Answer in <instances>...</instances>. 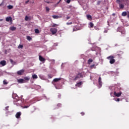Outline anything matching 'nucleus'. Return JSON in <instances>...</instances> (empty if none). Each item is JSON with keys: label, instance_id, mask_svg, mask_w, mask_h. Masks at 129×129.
<instances>
[{"label": "nucleus", "instance_id": "nucleus-48", "mask_svg": "<svg viewBox=\"0 0 129 129\" xmlns=\"http://www.w3.org/2000/svg\"><path fill=\"white\" fill-rule=\"evenodd\" d=\"M104 32V33H107V31H105Z\"/></svg>", "mask_w": 129, "mask_h": 129}, {"label": "nucleus", "instance_id": "nucleus-29", "mask_svg": "<svg viewBox=\"0 0 129 129\" xmlns=\"http://www.w3.org/2000/svg\"><path fill=\"white\" fill-rule=\"evenodd\" d=\"M24 79H25V80H27V81L30 80V78L28 77H25L24 78Z\"/></svg>", "mask_w": 129, "mask_h": 129}, {"label": "nucleus", "instance_id": "nucleus-39", "mask_svg": "<svg viewBox=\"0 0 129 129\" xmlns=\"http://www.w3.org/2000/svg\"><path fill=\"white\" fill-rule=\"evenodd\" d=\"M81 114H82V115H84V114H85V113H84V112H82L81 113Z\"/></svg>", "mask_w": 129, "mask_h": 129}, {"label": "nucleus", "instance_id": "nucleus-34", "mask_svg": "<svg viewBox=\"0 0 129 129\" xmlns=\"http://www.w3.org/2000/svg\"><path fill=\"white\" fill-rule=\"evenodd\" d=\"M67 25H68V26H69V25H72V22H67Z\"/></svg>", "mask_w": 129, "mask_h": 129}, {"label": "nucleus", "instance_id": "nucleus-14", "mask_svg": "<svg viewBox=\"0 0 129 129\" xmlns=\"http://www.w3.org/2000/svg\"><path fill=\"white\" fill-rule=\"evenodd\" d=\"M10 30L11 31H16L17 30V27H14V26H12L10 27Z\"/></svg>", "mask_w": 129, "mask_h": 129}, {"label": "nucleus", "instance_id": "nucleus-2", "mask_svg": "<svg viewBox=\"0 0 129 129\" xmlns=\"http://www.w3.org/2000/svg\"><path fill=\"white\" fill-rule=\"evenodd\" d=\"M114 56L112 55L109 56L107 57V59L110 60L109 63L111 64H114L115 63V59H114Z\"/></svg>", "mask_w": 129, "mask_h": 129}, {"label": "nucleus", "instance_id": "nucleus-17", "mask_svg": "<svg viewBox=\"0 0 129 129\" xmlns=\"http://www.w3.org/2000/svg\"><path fill=\"white\" fill-rule=\"evenodd\" d=\"M127 15V13L126 12H123L121 14L122 17H125Z\"/></svg>", "mask_w": 129, "mask_h": 129}, {"label": "nucleus", "instance_id": "nucleus-12", "mask_svg": "<svg viewBox=\"0 0 129 129\" xmlns=\"http://www.w3.org/2000/svg\"><path fill=\"white\" fill-rule=\"evenodd\" d=\"M0 64L2 66H6L7 65V61L6 60H2L0 61Z\"/></svg>", "mask_w": 129, "mask_h": 129}, {"label": "nucleus", "instance_id": "nucleus-40", "mask_svg": "<svg viewBox=\"0 0 129 129\" xmlns=\"http://www.w3.org/2000/svg\"><path fill=\"white\" fill-rule=\"evenodd\" d=\"M116 101H120V99L119 98H117L116 100Z\"/></svg>", "mask_w": 129, "mask_h": 129}, {"label": "nucleus", "instance_id": "nucleus-32", "mask_svg": "<svg viewBox=\"0 0 129 129\" xmlns=\"http://www.w3.org/2000/svg\"><path fill=\"white\" fill-rule=\"evenodd\" d=\"M46 12H49L50 11V9L48 7H46Z\"/></svg>", "mask_w": 129, "mask_h": 129}, {"label": "nucleus", "instance_id": "nucleus-19", "mask_svg": "<svg viewBox=\"0 0 129 129\" xmlns=\"http://www.w3.org/2000/svg\"><path fill=\"white\" fill-rule=\"evenodd\" d=\"M18 82H19V83H24V79H20L18 80Z\"/></svg>", "mask_w": 129, "mask_h": 129}, {"label": "nucleus", "instance_id": "nucleus-15", "mask_svg": "<svg viewBox=\"0 0 129 129\" xmlns=\"http://www.w3.org/2000/svg\"><path fill=\"white\" fill-rule=\"evenodd\" d=\"M92 62H93V59H92L90 58L88 60V64H89V65H90Z\"/></svg>", "mask_w": 129, "mask_h": 129}, {"label": "nucleus", "instance_id": "nucleus-31", "mask_svg": "<svg viewBox=\"0 0 129 129\" xmlns=\"http://www.w3.org/2000/svg\"><path fill=\"white\" fill-rule=\"evenodd\" d=\"M56 26H58L57 24H53L52 25V28H55V27H56Z\"/></svg>", "mask_w": 129, "mask_h": 129}, {"label": "nucleus", "instance_id": "nucleus-18", "mask_svg": "<svg viewBox=\"0 0 129 129\" xmlns=\"http://www.w3.org/2000/svg\"><path fill=\"white\" fill-rule=\"evenodd\" d=\"M90 68H91V69H95V68H96V67H95V64H93L90 66Z\"/></svg>", "mask_w": 129, "mask_h": 129}, {"label": "nucleus", "instance_id": "nucleus-50", "mask_svg": "<svg viewBox=\"0 0 129 129\" xmlns=\"http://www.w3.org/2000/svg\"><path fill=\"white\" fill-rule=\"evenodd\" d=\"M59 98H61V95H59Z\"/></svg>", "mask_w": 129, "mask_h": 129}, {"label": "nucleus", "instance_id": "nucleus-38", "mask_svg": "<svg viewBox=\"0 0 129 129\" xmlns=\"http://www.w3.org/2000/svg\"><path fill=\"white\" fill-rule=\"evenodd\" d=\"M9 106H7L6 108H5V109L6 110H9Z\"/></svg>", "mask_w": 129, "mask_h": 129}, {"label": "nucleus", "instance_id": "nucleus-6", "mask_svg": "<svg viewBox=\"0 0 129 129\" xmlns=\"http://www.w3.org/2000/svg\"><path fill=\"white\" fill-rule=\"evenodd\" d=\"M50 32L52 33V35H55L57 33V29L56 28H51Z\"/></svg>", "mask_w": 129, "mask_h": 129}, {"label": "nucleus", "instance_id": "nucleus-8", "mask_svg": "<svg viewBox=\"0 0 129 129\" xmlns=\"http://www.w3.org/2000/svg\"><path fill=\"white\" fill-rule=\"evenodd\" d=\"M25 72V70H20V71H18L17 72V74L18 75H23V74Z\"/></svg>", "mask_w": 129, "mask_h": 129}, {"label": "nucleus", "instance_id": "nucleus-49", "mask_svg": "<svg viewBox=\"0 0 129 129\" xmlns=\"http://www.w3.org/2000/svg\"><path fill=\"white\" fill-rule=\"evenodd\" d=\"M3 21V19H0V22H2Z\"/></svg>", "mask_w": 129, "mask_h": 129}, {"label": "nucleus", "instance_id": "nucleus-23", "mask_svg": "<svg viewBox=\"0 0 129 129\" xmlns=\"http://www.w3.org/2000/svg\"><path fill=\"white\" fill-rule=\"evenodd\" d=\"M34 32L36 34H39V33H40V31H39V29H35Z\"/></svg>", "mask_w": 129, "mask_h": 129}, {"label": "nucleus", "instance_id": "nucleus-47", "mask_svg": "<svg viewBox=\"0 0 129 129\" xmlns=\"http://www.w3.org/2000/svg\"><path fill=\"white\" fill-rule=\"evenodd\" d=\"M127 18L129 19V14H127Z\"/></svg>", "mask_w": 129, "mask_h": 129}, {"label": "nucleus", "instance_id": "nucleus-30", "mask_svg": "<svg viewBox=\"0 0 129 129\" xmlns=\"http://www.w3.org/2000/svg\"><path fill=\"white\" fill-rule=\"evenodd\" d=\"M100 4H101V1H99L97 2V5H98V6H99Z\"/></svg>", "mask_w": 129, "mask_h": 129}, {"label": "nucleus", "instance_id": "nucleus-11", "mask_svg": "<svg viewBox=\"0 0 129 129\" xmlns=\"http://www.w3.org/2000/svg\"><path fill=\"white\" fill-rule=\"evenodd\" d=\"M114 95L116 97H119L121 95V92L116 93L115 91L114 92Z\"/></svg>", "mask_w": 129, "mask_h": 129}, {"label": "nucleus", "instance_id": "nucleus-35", "mask_svg": "<svg viewBox=\"0 0 129 129\" xmlns=\"http://www.w3.org/2000/svg\"><path fill=\"white\" fill-rule=\"evenodd\" d=\"M23 45H19V46H18L19 49H20V48H21L22 49V48H23Z\"/></svg>", "mask_w": 129, "mask_h": 129}, {"label": "nucleus", "instance_id": "nucleus-52", "mask_svg": "<svg viewBox=\"0 0 129 129\" xmlns=\"http://www.w3.org/2000/svg\"><path fill=\"white\" fill-rule=\"evenodd\" d=\"M57 4H59V2H58V3H57Z\"/></svg>", "mask_w": 129, "mask_h": 129}, {"label": "nucleus", "instance_id": "nucleus-4", "mask_svg": "<svg viewBox=\"0 0 129 129\" xmlns=\"http://www.w3.org/2000/svg\"><path fill=\"white\" fill-rule=\"evenodd\" d=\"M82 77H83L82 74L79 73L74 79V80L76 81V80H78V79H80V78H82Z\"/></svg>", "mask_w": 129, "mask_h": 129}, {"label": "nucleus", "instance_id": "nucleus-7", "mask_svg": "<svg viewBox=\"0 0 129 129\" xmlns=\"http://www.w3.org/2000/svg\"><path fill=\"white\" fill-rule=\"evenodd\" d=\"M22 115V112H18L16 113L15 115V116L16 118H21V115Z\"/></svg>", "mask_w": 129, "mask_h": 129}, {"label": "nucleus", "instance_id": "nucleus-20", "mask_svg": "<svg viewBox=\"0 0 129 129\" xmlns=\"http://www.w3.org/2000/svg\"><path fill=\"white\" fill-rule=\"evenodd\" d=\"M89 26L90 28H93V27H94V24H93L92 22H90L89 23Z\"/></svg>", "mask_w": 129, "mask_h": 129}, {"label": "nucleus", "instance_id": "nucleus-37", "mask_svg": "<svg viewBox=\"0 0 129 129\" xmlns=\"http://www.w3.org/2000/svg\"><path fill=\"white\" fill-rule=\"evenodd\" d=\"M30 106H24L23 108H28Z\"/></svg>", "mask_w": 129, "mask_h": 129}, {"label": "nucleus", "instance_id": "nucleus-21", "mask_svg": "<svg viewBox=\"0 0 129 129\" xmlns=\"http://www.w3.org/2000/svg\"><path fill=\"white\" fill-rule=\"evenodd\" d=\"M32 78L33 79H37V78H38V76H37V75H32Z\"/></svg>", "mask_w": 129, "mask_h": 129}, {"label": "nucleus", "instance_id": "nucleus-3", "mask_svg": "<svg viewBox=\"0 0 129 129\" xmlns=\"http://www.w3.org/2000/svg\"><path fill=\"white\" fill-rule=\"evenodd\" d=\"M117 32H119L121 33L122 36L123 37L125 35V30L123 29V28H118L117 30Z\"/></svg>", "mask_w": 129, "mask_h": 129}, {"label": "nucleus", "instance_id": "nucleus-1", "mask_svg": "<svg viewBox=\"0 0 129 129\" xmlns=\"http://www.w3.org/2000/svg\"><path fill=\"white\" fill-rule=\"evenodd\" d=\"M124 0H116V3L118 4L119 8L120 10H123L124 9V3H123Z\"/></svg>", "mask_w": 129, "mask_h": 129}, {"label": "nucleus", "instance_id": "nucleus-10", "mask_svg": "<svg viewBox=\"0 0 129 129\" xmlns=\"http://www.w3.org/2000/svg\"><path fill=\"white\" fill-rule=\"evenodd\" d=\"M123 54V52L121 51H120L117 52V56H118L119 58H121V56Z\"/></svg>", "mask_w": 129, "mask_h": 129}, {"label": "nucleus", "instance_id": "nucleus-28", "mask_svg": "<svg viewBox=\"0 0 129 129\" xmlns=\"http://www.w3.org/2000/svg\"><path fill=\"white\" fill-rule=\"evenodd\" d=\"M87 17L88 19H92L91 15H87Z\"/></svg>", "mask_w": 129, "mask_h": 129}, {"label": "nucleus", "instance_id": "nucleus-9", "mask_svg": "<svg viewBox=\"0 0 129 129\" xmlns=\"http://www.w3.org/2000/svg\"><path fill=\"white\" fill-rule=\"evenodd\" d=\"M39 59L40 62H44V61H46V59H45V58L43 57V56L41 55L39 56Z\"/></svg>", "mask_w": 129, "mask_h": 129}, {"label": "nucleus", "instance_id": "nucleus-22", "mask_svg": "<svg viewBox=\"0 0 129 129\" xmlns=\"http://www.w3.org/2000/svg\"><path fill=\"white\" fill-rule=\"evenodd\" d=\"M52 17L53 19H59V16L57 15H53Z\"/></svg>", "mask_w": 129, "mask_h": 129}, {"label": "nucleus", "instance_id": "nucleus-25", "mask_svg": "<svg viewBox=\"0 0 129 129\" xmlns=\"http://www.w3.org/2000/svg\"><path fill=\"white\" fill-rule=\"evenodd\" d=\"M3 84L4 85H7V84H8V82H7V80H4L3 81Z\"/></svg>", "mask_w": 129, "mask_h": 129}, {"label": "nucleus", "instance_id": "nucleus-43", "mask_svg": "<svg viewBox=\"0 0 129 129\" xmlns=\"http://www.w3.org/2000/svg\"><path fill=\"white\" fill-rule=\"evenodd\" d=\"M10 62H11V63H13V62H14V60H13V59H11V60H10Z\"/></svg>", "mask_w": 129, "mask_h": 129}, {"label": "nucleus", "instance_id": "nucleus-36", "mask_svg": "<svg viewBox=\"0 0 129 129\" xmlns=\"http://www.w3.org/2000/svg\"><path fill=\"white\" fill-rule=\"evenodd\" d=\"M71 2V0H67V4H70Z\"/></svg>", "mask_w": 129, "mask_h": 129}, {"label": "nucleus", "instance_id": "nucleus-51", "mask_svg": "<svg viewBox=\"0 0 129 129\" xmlns=\"http://www.w3.org/2000/svg\"><path fill=\"white\" fill-rule=\"evenodd\" d=\"M59 2H61V0H60Z\"/></svg>", "mask_w": 129, "mask_h": 129}, {"label": "nucleus", "instance_id": "nucleus-42", "mask_svg": "<svg viewBox=\"0 0 129 129\" xmlns=\"http://www.w3.org/2000/svg\"><path fill=\"white\" fill-rule=\"evenodd\" d=\"M29 3V1H27L25 2V4L27 5Z\"/></svg>", "mask_w": 129, "mask_h": 129}, {"label": "nucleus", "instance_id": "nucleus-16", "mask_svg": "<svg viewBox=\"0 0 129 129\" xmlns=\"http://www.w3.org/2000/svg\"><path fill=\"white\" fill-rule=\"evenodd\" d=\"M61 80V78H55L53 79V82H58V81H60Z\"/></svg>", "mask_w": 129, "mask_h": 129}, {"label": "nucleus", "instance_id": "nucleus-41", "mask_svg": "<svg viewBox=\"0 0 129 129\" xmlns=\"http://www.w3.org/2000/svg\"><path fill=\"white\" fill-rule=\"evenodd\" d=\"M70 19V17L68 16L67 17V20H69Z\"/></svg>", "mask_w": 129, "mask_h": 129}, {"label": "nucleus", "instance_id": "nucleus-26", "mask_svg": "<svg viewBox=\"0 0 129 129\" xmlns=\"http://www.w3.org/2000/svg\"><path fill=\"white\" fill-rule=\"evenodd\" d=\"M82 85V82H80L77 83V85L78 86H81Z\"/></svg>", "mask_w": 129, "mask_h": 129}, {"label": "nucleus", "instance_id": "nucleus-24", "mask_svg": "<svg viewBox=\"0 0 129 129\" xmlns=\"http://www.w3.org/2000/svg\"><path fill=\"white\" fill-rule=\"evenodd\" d=\"M7 8H8V9L9 10H12V9H13V6H12V5H9V6H8L7 7Z\"/></svg>", "mask_w": 129, "mask_h": 129}, {"label": "nucleus", "instance_id": "nucleus-45", "mask_svg": "<svg viewBox=\"0 0 129 129\" xmlns=\"http://www.w3.org/2000/svg\"><path fill=\"white\" fill-rule=\"evenodd\" d=\"M112 16H113V17H114V16H115V14L114 13H113V14H112Z\"/></svg>", "mask_w": 129, "mask_h": 129}, {"label": "nucleus", "instance_id": "nucleus-13", "mask_svg": "<svg viewBox=\"0 0 129 129\" xmlns=\"http://www.w3.org/2000/svg\"><path fill=\"white\" fill-rule=\"evenodd\" d=\"M98 84L100 85V87H101V86H102V81H101V77L99 78Z\"/></svg>", "mask_w": 129, "mask_h": 129}, {"label": "nucleus", "instance_id": "nucleus-27", "mask_svg": "<svg viewBox=\"0 0 129 129\" xmlns=\"http://www.w3.org/2000/svg\"><path fill=\"white\" fill-rule=\"evenodd\" d=\"M27 39L28 40V41H31L32 40V37H30V36H27Z\"/></svg>", "mask_w": 129, "mask_h": 129}, {"label": "nucleus", "instance_id": "nucleus-46", "mask_svg": "<svg viewBox=\"0 0 129 129\" xmlns=\"http://www.w3.org/2000/svg\"><path fill=\"white\" fill-rule=\"evenodd\" d=\"M46 3H47V4H50V2H46Z\"/></svg>", "mask_w": 129, "mask_h": 129}, {"label": "nucleus", "instance_id": "nucleus-44", "mask_svg": "<svg viewBox=\"0 0 129 129\" xmlns=\"http://www.w3.org/2000/svg\"><path fill=\"white\" fill-rule=\"evenodd\" d=\"M57 105H59V107H61L62 105L61 104H58Z\"/></svg>", "mask_w": 129, "mask_h": 129}, {"label": "nucleus", "instance_id": "nucleus-33", "mask_svg": "<svg viewBox=\"0 0 129 129\" xmlns=\"http://www.w3.org/2000/svg\"><path fill=\"white\" fill-rule=\"evenodd\" d=\"M25 21H28L29 20V17L28 16H26L25 18Z\"/></svg>", "mask_w": 129, "mask_h": 129}, {"label": "nucleus", "instance_id": "nucleus-5", "mask_svg": "<svg viewBox=\"0 0 129 129\" xmlns=\"http://www.w3.org/2000/svg\"><path fill=\"white\" fill-rule=\"evenodd\" d=\"M6 22H10V23H13V18H12V17L10 16L8 17H7L6 18Z\"/></svg>", "mask_w": 129, "mask_h": 129}]
</instances>
